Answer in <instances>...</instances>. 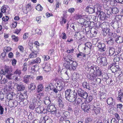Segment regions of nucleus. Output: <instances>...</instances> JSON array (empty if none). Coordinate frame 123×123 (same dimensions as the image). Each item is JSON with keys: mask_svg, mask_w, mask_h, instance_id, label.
<instances>
[{"mask_svg": "<svg viewBox=\"0 0 123 123\" xmlns=\"http://www.w3.org/2000/svg\"><path fill=\"white\" fill-rule=\"evenodd\" d=\"M97 61L98 63L100 64L103 66L107 64V59L105 57H99L97 58Z\"/></svg>", "mask_w": 123, "mask_h": 123, "instance_id": "nucleus-3", "label": "nucleus"}, {"mask_svg": "<svg viewBox=\"0 0 123 123\" xmlns=\"http://www.w3.org/2000/svg\"><path fill=\"white\" fill-rule=\"evenodd\" d=\"M35 61L36 64L39 63L41 62V59L39 57H37L36 59L34 60Z\"/></svg>", "mask_w": 123, "mask_h": 123, "instance_id": "nucleus-58", "label": "nucleus"}, {"mask_svg": "<svg viewBox=\"0 0 123 123\" xmlns=\"http://www.w3.org/2000/svg\"><path fill=\"white\" fill-rule=\"evenodd\" d=\"M36 9L38 11H41L43 9V8L40 4H38L36 7Z\"/></svg>", "mask_w": 123, "mask_h": 123, "instance_id": "nucleus-40", "label": "nucleus"}, {"mask_svg": "<svg viewBox=\"0 0 123 123\" xmlns=\"http://www.w3.org/2000/svg\"><path fill=\"white\" fill-rule=\"evenodd\" d=\"M7 84L8 85V86L7 85H6V89H8L9 91H11L12 89L11 88V83H8Z\"/></svg>", "mask_w": 123, "mask_h": 123, "instance_id": "nucleus-43", "label": "nucleus"}, {"mask_svg": "<svg viewBox=\"0 0 123 123\" xmlns=\"http://www.w3.org/2000/svg\"><path fill=\"white\" fill-rule=\"evenodd\" d=\"M36 106H40L42 103V101L40 99H38L37 100V102H36Z\"/></svg>", "mask_w": 123, "mask_h": 123, "instance_id": "nucleus-49", "label": "nucleus"}, {"mask_svg": "<svg viewBox=\"0 0 123 123\" xmlns=\"http://www.w3.org/2000/svg\"><path fill=\"white\" fill-rule=\"evenodd\" d=\"M116 74H118V76H119L122 74H120L122 72V71L119 68H118L116 71Z\"/></svg>", "mask_w": 123, "mask_h": 123, "instance_id": "nucleus-52", "label": "nucleus"}, {"mask_svg": "<svg viewBox=\"0 0 123 123\" xmlns=\"http://www.w3.org/2000/svg\"><path fill=\"white\" fill-rule=\"evenodd\" d=\"M37 92H39L40 91H43V86L42 84H40L38 85L37 87Z\"/></svg>", "mask_w": 123, "mask_h": 123, "instance_id": "nucleus-32", "label": "nucleus"}, {"mask_svg": "<svg viewBox=\"0 0 123 123\" xmlns=\"http://www.w3.org/2000/svg\"><path fill=\"white\" fill-rule=\"evenodd\" d=\"M85 123H93L92 119L90 118H87L85 120Z\"/></svg>", "mask_w": 123, "mask_h": 123, "instance_id": "nucleus-39", "label": "nucleus"}, {"mask_svg": "<svg viewBox=\"0 0 123 123\" xmlns=\"http://www.w3.org/2000/svg\"><path fill=\"white\" fill-rule=\"evenodd\" d=\"M115 52V50L113 48H110L109 49V54L110 55H113Z\"/></svg>", "mask_w": 123, "mask_h": 123, "instance_id": "nucleus-34", "label": "nucleus"}, {"mask_svg": "<svg viewBox=\"0 0 123 123\" xmlns=\"http://www.w3.org/2000/svg\"><path fill=\"white\" fill-rule=\"evenodd\" d=\"M82 86L84 88H85L88 90H90V87L89 86V84L86 82L84 81L83 83Z\"/></svg>", "mask_w": 123, "mask_h": 123, "instance_id": "nucleus-30", "label": "nucleus"}, {"mask_svg": "<svg viewBox=\"0 0 123 123\" xmlns=\"http://www.w3.org/2000/svg\"><path fill=\"white\" fill-rule=\"evenodd\" d=\"M5 72L3 70H1L0 73L3 75H5L6 73H10L12 71L11 67L5 65L4 66Z\"/></svg>", "mask_w": 123, "mask_h": 123, "instance_id": "nucleus-7", "label": "nucleus"}, {"mask_svg": "<svg viewBox=\"0 0 123 123\" xmlns=\"http://www.w3.org/2000/svg\"><path fill=\"white\" fill-rule=\"evenodd\" d=\"M97 30L95 28H93L91 29L90 32L93 35H96L97 33Z\"/></svg>", "mask_w": 123, "mask_h": 123, "instance_id": "nucleus-33", "label": "nucleus"}, {"mask_svg": "<svg viewBox=\"0 0 123 123\" xmlns=\"http://www.w3.org/2000/svg\"><path fill=\"white\" fill-rule=\"evenodd\" d=\"M50 97V96H49V97H46L43 98V100L44 102V103L45 105H49L51 103Z\"/></svg>", "mask_w": 123, "mask_h": 123, "instance_id": "nucleus-18", "label": "nucleus"}, {"mask_svg": "<svg viewBox=\"0 0 123 123\" xmlns=\"http://www.w3.org/2000/svg\"><path fill=\"white\" fill-rule=\"evenodd\" d=\"M31 77L30 75H25L23 78V81L24 82L28 84L29 82V79Z\"/></svg>", "mask_w": 123, "mask_h": 123, "instance_id": "nucleus-21", "label": "nucleus"}, {"mask_svg": "<svg viewBox=\"0 0 123 123\" xmlns=\"http://www.w3.org/2000/svg\"><path fill=\"white\" fill-rule=\"evenodd\" d=\"M27 63H25L23 65V68L22 70L24 71H25L27 69Z\"/></svg>", "mask_w": 123, "mask_h": 123, "instance_id": "nucleus-41", "label": "nucleus"}, {"mask_svg": "<svg viewBox=\"0 0 123 123\" xmlns=\"http://www.w3.org/2000/svg\"><path fill=\"white\" fill-rule=\"evenodd\" d=\"M86 100L87 102H91L92 99V97L91 95H90L88 97H87V98H86Z\"/></svg>", "mask_w": 123, "mask_h": 123, "instance_id": "nucleus-47", "label": "nucleus"}, {"mask_svg": "<svg viewBox=\"0 0 123 123\" xmlns=\"http://www.w3.org/2000/svg\"><path fill=\"white\" fill-rule=\"evenodd\" d=\"M77 92L79 95L84 99H86L88 94L86 92L80 88L78 89Z\"/></svg>", "mask_w": 123, "mask_h": 123, "instance_id": "nucleus-4", "label": "nucleus"}, {"mask_svg": "<svg viewBox=\"0 0 123 123\" xmlns=\"http://www.w3.org/2000/svg\"><path fill=\"white\" fill-rule=\"evenodd\" d=\"M36 106H37L36 104L31 103L29 106V107L31 109L33 110L34 109Z\"/></svg>", "mask_w": 123, "mask_h": 123, "instance_id": "nucleus-48", "label": "nucleus"}, {"mask_svg": "<svg viewBox=\"0 0 123 123\" xmlns=\"http://www.w3.org/2000/svg\"><path fill=\"white\" fill-rule=\"evenodd\" d=\"M58 102L59 106L60 107H63V104L62 100L60 99L59 100Z\"/></svg>", "mask_w": 123, "mask_h": 123, "instance_id": "nucleus-55", "label": "nucleus"}, {"mask_svg": "<svg viewBox=\"0 0 123 123\" xmlns=\"http://www.w3.org/2000/svg\"><path fill=\"white\" fill-rule=\"evenodd\" d=\"M62 37L63 39H66L67 38V36L66 34L62 32Z\"/></svg>", "mask_w": 123, "mask_h": 123, "instance_id": "nucleus-62", "label": "nucleus"}, {"mask_svg": "<svg viewBox=\"0 0 123 123\" xmlns=\"http://www.w3.org/2000/svg\"><path fill=\"white\" fill-rule=\"evenodd\" d=\"M6 8L5 6H3L1 8V12L3 13H5L6 12Z\"/></svg>", "mask_w": 123, "mask_h": 123, "instance_id": "nucleus-54", "label": "nucleus"}, {"mask_svg": "<svg viewBox=\"0 0 123 123\" xmlns=\"http://www.w3.org/2000/svg\"><path fill=\"white\" fill-rule=\"evenodd\" d=\"M13 96L11 93H9L7 95V99L9 100H11Z\"/></svg>", "mask_w": 123, "mask_h": 123, "instance_id": "nucleus-56", "label": "nucleus"}, {"mask_svg": "<svg viewBox=\"0 0 123 123\" xmlns=\"http://www.w3.org/2000/svg\"><path fill=\"white\" fill-rule=\"evenodd\" d=\"M82 102V100L80 98H78L75 101L74 103L75 105L79 104Z\"/></svg>", "mask_w": 123, "mask_h": 123, "instance_id": "nucleus-38", "label": "nucleus"}, {"mask_svg": "<svg viewBox=\"0 0 123 123\" xmlns=\"http://www.w3.org/2000/svg\"><path fill=\"white\" fill-rule=\"evenodd\" d=\"M90 71L94 73L96 76H100L101 74V72L100 70L98 69L97 70L95 67H94L93 68H91Z\"/></svg>", "mask_w": 123, "mask_h": 123, "instance_id": "nucleus-9", "label": "nucleus"}, {"mask_svg": "<svg viewBox=\"0 0 123 123\" xmlns=\"http://www.w3.org/2000/svg\"><path fill=\"white\" fill-rule=\"evenodd\" d=\"M35 111L36 112L39 113H43L45 114L47 113V110L45 109L43 106L37 107L35 108Z\"/></svg>", "mask_w": 123, "mask_h": 123, "instance_id": "nucleus-6", "label": "nucleus"}, {"mask_svg": "<svg viewBox=\"0 0 123 123\" xmlns=\"http://www.w3.org/2000/svg\"><path fill=\"white\" fill-rule=\"evenodd\" d=\"M100 111V109L99 107L95 108L94 109V111L96 114H97L99 113Z\"/></svg>", "mask_w": 123, "mask_h": 123, "instance_id": "nucleus-57", "label": "nucleus"}, {"mask_svg": "<svg viewBox=\"0 0 123 123\" xmlns=\"http://www.w3.org/2000/svg\"><path fill=\"white\" fill-rule=\"evenodd\" d=\"M21 71L20 70L17 69L14 72L13 75H17L19 76L21 74Z\"/></svg>", "mask_w": 123, "mask_h": 123, "instance_id": "nucleus-37", "label": "nucleus"}, {"mask_svg": "<svg viewBox=\"0 0 123 123\" xmlns=\"http://www.w3.org/2000/svg\"><path fill=\"white\" fill-rule=\"evenodd\" d=\"M65 97L66 99L70 102L74 101L76 99V96L73 94L71 90L67 89L65 91Z\"/></svg>", "mask_w": 123, "mask_h": 123, "instance_id": "nucleus-2", "label": "nucleus"}, {"mask_svg": "<svg viewBox=\"0 0 123 123\" xmlns=\"http://www.w3.org/2000/svg\"><path fill=\"white\" fill-rule=\"evenodd\" d=\"M118 23L117 22H115L112 24V26L114 29L117 28L118 27Z\"/></svg>", "mask_w": 123, "mask_h": 123, "instance_id": "nucleus-42", "label": "nucleus"}, {"mask_svg": "<svg viewBox=\"0 0 123 123\" xmlns=\"http://www.w3.org/2000/svg\"><path fill=\"white\" fill-rule=\"evenodd\" d=\"M123 38L121 37H119L117 36V37L116 38L115 41L117 43H122L123 42Z\"/></svg>", "mask_w": 123, "mask_h": 123, "instance_id": "nucleus-24", "label": "nucleus"}, {"mask_svg": "<svg viewBox=\"0 0 123 123\" xmlns=\"http://www.w3.org/2000/svg\"><path fill=\"white\" fill-rule=\"evenodd\" d=\"M98 47L99 49V50L101 52L104 51L106 49L105 44L104 43H98Z\"/></svg>", "mask_w": 123, "mask_h": 123, "instance_id": "nucleus-12", "label": "nucleus"}, {"mask_svg": "<svg viewBox=\"0 0 123 123\" xmlns=\"http://www.w3.org/2000/svg\"><path fill=\"white\" fill-rule=\"evenodd\" d=\"M28 118L29 119L31 120H32L34 118L33 114L32 113H30L28 116Z\"/></svg>", "mask_w": 123, "mask_h": 123, "instance_id": "nucleus-50", "label": "nucleus"}, {"mask_svg": "<svg viewBox=\"0 0 123 123\" xmlns=\"http://www.w3.org/2000/svg\"><path fill=\"white\" fill-rule=\"evenodd\" d=\"M111 9V8H110L109 9H107L105 11L107 15H110V14H112V12Z\"/></svg>", "mask_w": 123, "mask_h": 123, "instance_id": "nucleus-45", "label": "nucleus"}, {"mask_svg": "<svg viewBox=\"0 0 123 123\" xmlns=\"http://www.w3.org/2000/svg\"><path fill=\"white\" fill-rule=\"evenodd\" d=\"M114 101L112 98H109L107 100V104L109 105H112L114 103Z\"/></svg>", "mask_w": 123, "mask_h": 123, "instance_id": "nucleus-27", "label": "nucleus"}, {"mask_svg": "<svg viewBox=\"0 0 123 123\" xmlns=\"http://www.w3.org/2000/svg\"><path fill=\"white\" fill-rule=\"evenodd\" d=\"M9 19V18L7 16H6L5 17H4L2 18L3 20L5 22L7 21Z\"/></svg>", "mask_w": 123, "mask_h": 123, "instance_id": "nucleus-60", "label": "nucleus"}, {"mask_svg": "<svg viewBox=\"0 0 123 123\" xmlns=\"http://www.w3.org/2000/svg\"><path fill=\"white\" fill-rule=\"evenodd\" d=\"M108 23L105 22H104L100 25V27L102 29L104 30V31H105L106 32H108L109 31V29H107V25Z\"/></svg>", "mask_w": 123, "mask_h": 123, "instance_id": "nucleus-13", "label": "nucleus"}, {"mask_svg": "<svg viewBox=\"0 0 123 123\" xmlns=\"http://www.w3.org/2000/svg\"><path fill=\"white\" fill-rule=\"evenodd\" d=\"M58 85L56 87L58 89V90L59 91H61L63 88H64L65 84L64 82L61 81L57 83Z\"/></svg>", "mask_w": 123, "mask_h": 123, "instance_id": "nucleus-17", "label": "nucleus"}, {"mask_svg": "<svg viewBox=\"0 0 123 123\" xmlns=\"http://www.w3.org/2000/svg\"><path fill=\"white\" fill-rule=\"evenodd\" d=\"M46 109L47 111L51 112L52 114H55L56 112V109L54 105H50L48 106Z\"/></svg>", "mask_w": 123, "mask_h": 123, "instance_id": "nucleus-8", "label": "nucleus"}, {"mask_svg": "<svg viewBox=\"0 0 123 123\" xmlns=\"http://www.w3.org/2000/svg\"><path fill=\"white\" fill-rule=\"evenodd\" d=\"M98 17L100 18V19L101 20H105L107 18L105 13L101 11L99 12L98 15Z\"/></svg>", "mask_w": 123, "mask_h": 123, "instance_id": "nucleus-15", "label": "nucleus"}, {"mask_svg": "<svg viewBox=\"0 0 123 123\" xmlns=\"http://www.w3.org/2000/svg\"><path fill=\"white\" fill-rule=\"evenodd\" d=\"M38 52L37 51H32L31 53L29 55V57L30 58H33L36 57L37 56Z\"/></svg>", "mask_w": 123, "mask_h": 123, "instance_id": "nucleus-19", "label": "nucleus"}, {"mask_svg": "<svg viewBox=\"0 0 123 123\" xmlns=\"http://www.w3.org/2000/svg\"><path fill=\"white\" fill-rule=\"evenodd\" d=\"M81 107L83 110L84 111L88 112L89 111L90 106L89 105L85 103H83L81 105Z\"/></svg>", "mask_w": 123, "mask_h": 123, "instance_id": "nucleus-10", "label": "nucleus"}, {"mask_svg": "<svg viewBox=\"0 0 123 123\" xmlns=\"http://www.w3.org/2000/svg\"><path fill=\"white\" fill-rule=\"evenodd\" d=\"M79 110V108L78 107H76L74 109V112L75 115H78Z\"/></svg>", "mask_w": 123, "mask_h": 123, "instance_id": "nucleus-53", "label": "nucleus"}, {"mask_svg": "<svg viewBox=\"0 0 123 123\" xmlns=\"http://www.w3.org/2000/svg\"><path fill=\"white\" fill-rule=\"evenodd\" d=\"M118 97H121L123 96V89H120L118 91Z\"/></svg>", "mask_w": 123, "mask_h": 123, "instance_id": "nucleus-51", "label": "nucleus"}, {"mask_svg": "<svg viewBox=\"0 0 123 123\" xmlns=\"http://www.w3.org/2000/svg\"><path fill=\"white\" fill-rule=\"evenodd\" d=\"M17 98L18 99V100H22L24 98V97L23 95L20 94L18 96V95L17 96Z\"/></svg>", "mask_w": 123, "mask_h": 123, "instance_id": "nucleus-44", "label": "nucleus"}, {"mask_svg": "<svg viewBox=\"0 0 123 123\" xmlns=\"http://www.w3.org/2000/svg\"><path fill=\"white\" fill-rule=\"evenodd\" d=\"M119 57L117 56L115 57L113 61L114 62H116L119 61L120 60Z\"/></svg>", "mask_w": 123, "mask_h": 123, "instance_id": "nucleus-63", "label": "nucleus"}, {"mask_svg": "<svg viewBox=\"0 0 123 123\" xmlns=\"http://www.w3.org/2000/svg\"><path fill=\"white\" fill-rule=\"evenodd\" d=\"M112 13L114 14H116L119 12L118 9L116 7H113L111 8Z\"/></svg>", "mask_w": 123, "mask_h": 123, "instance_id": "nucleus-29", "label": "nucleus"}, {"mask_svg": "<svg viewBox=\"0 0 123 123\" xmlns=\"http://www.w3.org/2000/svg\"><path fill=\"white\" fill-rule=\"evenodd\" d=\"M62 18L61 20L60 21V23L62 25L63 24H65L66 22V20L63 17L61 18Z\"/></svg>", "mask_w": 123, "mask_h": 123, "instance_id": "nucleus-61", "label": "nucleus"}, {"mask_svg": "<svg viewBox=\"0 0 123 123\" xmlns=\"http://www.w3.org/2000/svg\"><path fill=\"white\" fill-rule=\"evenodd\" d=\"M18 48L20 52L22 53L23 52L24 49L22 46L19 45Z\"/></svg>", "mask_w": 123, "mask_h": 123, "instance_id": "nucleus-59", "label": "nucleus"}, {"mask_svg": "<svg viewBox=\"0 0 123 123\" xmlns=\"http://www.w3.org/2000/svg\"><path fill=\"white\" fill-rule=\"evenodd\" d=\"M43 69L46 72H49L51 70V68L50 65L48 64H43L42 67Z\"/></svg>", "mask_w": 123, "mask_h": 123, "instance_id": "nucleus-16", "label": "nucleus"}, {"mask_svg": "<svg viewBox=\"0 0 123 123\" xmlns=\"http://www.w3.org/2000/svg\"><path fill=\"white\" fill-rule=\"evenodd\" d=\"M107 43L110 45L112 44L114 42V39L111 37H109L106 40Z\"/></svg>", "mask_w": 123, "mask_h": 123, "instance_id": "nucleus-25", "label": "nucleus"}, {"mask_svg": "<svg viewBox=\"0 0 123 123\" xmlns=\"http://www.w3.org/2000/svg\"><path fill=\"white\" fill-rule=\"evenodd\" d=\"M12 39L15 42H17L18 41V37H16L14 35H12L11 36Z\"/></svg>", "mask_w": 123, "mask_h": 123, "instance_id": "nucleus-46", "label": "nucleus"}, {"mask_svg": "<svg viewBox=\"0 0 123 123\" xmlns=\"http://www.w3.org/2000/svg\"><path fill=\"white\" fill-rule=\"evenodd\" d=\"M86 11L90 13H93L96 11L94 6H89L86 7Z\"/></svg>", "mask_w": 123, "mask_h": 123, "instance_id": "nucleus-14", "label": "nucleus"}, {"mask_svg": "<svg viewBox=\"0 0 123 123\" xmlns=\"http://www.w3.org/2000/svg\"><path fill=\"white\" fill-rule=\"evenodd\" d=\"M14 120L12 118H10L7 119L6 120V123H13Z\"/></svg>", "mask_w": 123, "mask_h": 123, "instance_id": "nucleus-36", "label": "nucleus"}, {"mask_svg": "<svg viewBox=\"0 0 123 123\" xmlns=\"http://www.w3.org/2000/svg\"><path fill=\"white\" fill-rule=\"evenodd\" d=\"M90 75L89 79L91 80L94 81L96 78V75L93 72Z\"/></svg>", "mask_w": 123, "mask_h": 123, "instance_id": "nucleus-26", "label": "nucleus"}, {"mask_svg": "<svg viewBox=\"0 0 123 123\" xmlns=\"http://www.w3.org/2000/svg\"><path fill=\"white\" fill-rule=\"evenodd\" d=\"M71 57L70 55L68 56V57H69L70 58L67 60L65 63L64 64V66L70 70H75L77 66V63L75 61H73L70 59V58Z\"/></svg>", "mask_w": 123, "mask_h": 123, "instance_id": "nucleus-1", "label": "nucleus"}, {"mask_svg": "<svg viewBox=\"0 0 123 123\" xmlns=\"http://www.w3.org/2000/svg\"><path fill=\"white\" fill-rule=\"evenodd\" d=\"M101 5L100 3H97L96 4L94 7V8H95V11H100L101 8Z\"/></svg>", "mask_w": 123, "mask_h": 123, "instance_id": "nucleus-22", "label": "nucleus"}, {"mask_svg": "<svg viewBox=\"0 0 123 123\" xmlns=\"http://www.w3.org/2000/svg\"><path fill=\"white\" fill-rule=\"evenodd\" d=\"M92 46V44L90 42H88L86 43L85 45L83 44L79 45L78 48L84 51L86 48L87 49H90L91 48Z\"/></svg>", "mask_w": 123, "mask_h": 123, "instance_id": "nucleus-5", "label": "nucleus"}, {"mask_svg": "<svg viewBox=\"0 0 123 123\" xmlns=\"http://www.w3.org/2000/svg\"><path fill=\"white\" fill-rule=\"evenodd\" d=\"M16 86L17 90L18 91L24 90L25 89L24 86L23 85H19L16 84Z\"/></svg>", "mask_w": 123, "mask_h": 123, "instance_id": "nucleus-20", "label": "nucleus"}, {"mask_svg": "<svg viewBox=\"0 0 123 123\" xmlns=\"http://www.w3.org/2000/svg\"><path fill=\"white\" fill-rule=\"evenodd\" d=\"M118 67V66L113 65L111 67L110 69L113 73H114L116 72Z\"/></svg>", "mask_w": 123, "mask_h": 123, "instance_id": "nucleus-23", "label": "nucleus"}, {"mask_svg": "<svg viewBox=\"0 0 123 123\" xmlns=\"http://www.w3.org/2000/svg\"><path fill=\"white\" fill-rule=\"evenodd\" d=\"M75 18L78 20L79 19L81 18L82 17V16L81 15H79V14H77L75 16Z\"/></svg>", "mask_w": 123, "mask_h": 123, "instance_id": "nucleus-64", "label": "nucleus"}, {"mask_svg": "<svg viewBox=\"0 0 123 123\" xmlns=\"http://www.w3.org/2000/svg\"><path fill=\"white\" fill-rule=\"evenodd\" d=\"M77 58L80 57V56L83 57V59L85 60H86L87 59H86L85 58L86 57V55L85 54L82 53H80L77 54Z\"/></svg>", "mask_w": 123, "mask_h": 123, "instance_id": "nucleus-31", "label": "nucleus"}, {"mask_svg": "<svg viewBox=\"0 0 123 123\" xmlns=\"http://www.w3.org/2000/svg\"><path fill=\"white\" fill-rule=\"evenodd\" d=\"M75 36L77 39L80 40L82 38V37L80 32H77L76 33Z\"/></svg>", "mask_w": 123, "mask_h": 123, "instance_id": "nucleus-28", "label": "nucleus"}, {"mask_svg": "<svg viewBox=\"0 0 123 123\" xmlns=\"http://www.w3.org/2000/svg\"><path fill=\"white\" fill-rule=\"evenodd\" d=\"M7 74L6 75V77L9 80H11L12 79H14L15 80L17 81H18V78L16 76H15L13 74L11 73H7Z\"/></svg>", "mask_w": 123, "mask_h": 123, "instance_id": "nucleus-11", "label": "nucleus"}, {"mask_svg": "<svg viewBox=\"0 0 123 123\" xmlns=\"http://www.w3.org/2000/svg\"><path fill=\"white\" fill-rule=\"evenodd\" d=\"M63 77V78L65 80H68L69 79L67 71H66L65 73H64Z\"/></svg>", "mask_w": 123, "mask_h": 123, "instance_id": "nucleus-35", "label": "nucleus"}]
</instances>
